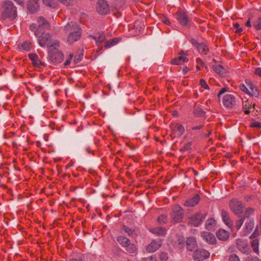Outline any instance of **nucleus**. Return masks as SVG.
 Returning <instances> with one entry per match:
<instances>
[{
	"mask_svg": "<svg viewBox=\"0 0 261 261\" xmlns=\"http://www.w3.org/2000/svg\"><path fill=\"white\" fill-rule=\"evenodd\" d=\"M254 227V222L253 220H249L245 224V230L247 233H250Z\"/></svg>",
	"mask_w": 261,
	"mask_h": 261,
	"instance_id": "f704fd0d",
	"label": "nucleus"
},
{
	"mask_svg": "<svg viewBox=\"0 0 261 261\" xmlns=\"http://www.w3.org/2000/svg\"><path fill=\"white\" fill-rule=\"evenodd\" d=\"M203 127V125H199L197 126H194V127H193L192 128V129L193 130H197V129H201V128Z\"/></svg>",
	"mask_w": 261,
	"mask_h": 261,
	"instance_id": "e2e57ef3",
	"label": "nucleus"
},
{
	"mask_svg": "<svg viewBox=\"0 0 261 261\" xmlns=\"http://www.w3.org/2000/svg\"><path fill=\"white\" fill-rule=\"evenodd\" d=\"M201 236L208 243L212 245L216 243V239L213 233L210 232L204 231L201 233Z\"/></svg>",
	"mask_w": 261,
	"mask_h": 261,
	"instance_id": "2eb2a0df",
	"label": "nucleus"
},
{
	"mask_svg": "<svg viewBox=\"0 0 261 261\" xmlns=\"http://www.w3.org/2000/svg\"><path fill=\"white\" fill-rule=\"evenodd\" d=\"M130 241H129V240H128V242L125 243L122 247L125 248V249L126 248V246H128V244H130Z\"/></svg>",
	"mask_w": 261,
	"mask_h": 261,
	"instance_id": "0e129e2a",
	"label": "nucleus"
},
{
	"mask_svg": "<svg viewBox=\"0 0 261 261\" xmlns=\"http://www.w3.org/2000/svg\"><path fill=\"white\" fill-rule=\"evenodd\" d=\"M2 7L3 9L1 17L3 19L10 18L11 20H14L16 18L17 15V8L11 1L4 2Z\"/></svg>",
	"mask_w": 261,
	"mask_h": 261,
	"instance_id": "f257e3e1",
	"label": "nucleus"
},
{
	"mask_svg": "<svg viewBox=\"0 0 261 261\" xmlns=\"http://www.w3.org/2000/svg\"><path fill=\"white\" fill-rule=\"evenodd\" d=\"M197 62L199 65H200L201 67H202L204 65V63L203 62L202 60L200 58H198L197 59Z\"/></svg>",
	"mask_w": 261,
	"mask_h": 261,
	"instance_id": "680f3d73",
	"label": "nucleus"
},
{
	"mask_svg": "<svg viewBox=\"0 0 261 261\" xmlns=\"http://www.w3.org/2000/svg\"><path fill=\"white\" fill-rule=\"evenodd\" d=\"M60 3L66 6L73 5L75 0H58Z\"/></svg>",
	"mask_w": 261,
	"mask_h": 261,
	"instance_id": "ea45409f",
	"label": "nucleus"
},
{
	"mask_svg": "<svg viewBox=\"0 0 261 261\" xmlns=\"http://www.w3.org/2000/svg\"><path fill=\"white\" fill-rule=\"evenodd\" d=\"M162 244V241L160 239L153 240L146 246V250L149 253L154 252L160 248Z\"/></svg>",
	"mask_w": 261,
	"mask_h": 261,
	"instance_id": "0eeeda50",
	"label": "nucleus"
},
{
	"mask_svg": "<svg viewBox=\"0 0 261 261\" xmlns=\"http://www.w3.org/2000/svg\"><path fill=\"white\" fill-rule=\"evenodd\" d=\"M237 246L238 249L245 254H248L249 250L247 248V244L242 240L238 239L236 242Z\"/></svg>",
	"mask_w": 261,
	"mask_h": 261,
	"instance_id": "f3484780",
	"label": "nucleus"
},
{
	"mask_svg": "<svg viewBox=\"0 0 261 261\" xmlns=\"http://www.w3.org/2000/svg\"><path fill=\"white\" fill-rule=\"evenodd\" d=\"M223 103L225 107L231 108L236 103V98L233 94H228L225 95L222 99Z\"/></svg>",
	"mask_w": 261,
	"mask_h": 261,
	"instance_id": "9d476101",
	"label": "nucleus"
},
{
	"mask_svg": "<svg viewBox=\"0 0 261 261\" xmlns=\"http://www.w3.org/2000/svg\"><path fill=\"white\" fill-rule=\"evenodd\" d=\"M41 35L40 34L37 36L38 37V41L39 44L42 46L44 47L45 45H51V36L49 33H41ZM53 43H51L52 44Z\"/></svg>",
	"mask_w": 261,
	"mask_h": 261,
	"instance_id": "423d86ee",
	"label": "nucleus"
},
{
	"mask_svg": "<svg viewBox=\"0 0 261 261\" xmlns=\"http://www.w3.org/2000/svg\"><path fill=\"white\" fill-rule=\"evenodd\" d=\"M253 26L257 30L261 29V17L258 18L254 23Z\"/></svg>",
	"mask_w": 261,
	"mask_h": 261,
	"instance_id": "37998d69",
	"label": "nucleus"
},
{
	"mask_svg": "<svg viewBox=\"0 0 261 261\" xmlns=\"http://www.w3.org/2000/svg\"><path fill=\"white\" fill-rule=\"evenodd\" d=\"M215 71L221 76L225 77L227 75V72L223 67L220 65L213 66Z\"/></svg>",
	"mask_w": 261,
	"mask_h": 261,
	"instance_id": "b1692460",
	"label": "nucleus"
},
{
	"mask_svg": "<svg viewBox=\"0 0 261 261\" xmlns=\"http://www.w3.org/2000/svg\"><path fill=\"white\" fill-rule=\"evenodd\" d=\"M83 54L79 55L77 56H75L74 58V62L75 64L79 63L83 58Z\"/></svg>",
	"mask_w": 261,
	"mask_h": 261,
	"instance_id": "5fc2aeb1",
	"label": "nucleus"
},
{
	"mask_svg": "<svg viewBox=\"0 0 261 261\" xmlns=\"http://www.w3.org/2000/svg\"><path fill=\"white\" fill-rule=\"evenodd\" d=\"M254 74L259 77H261V67H258L254 70Z\"/></svg>",
	"mask_w": 261,
	"mask_h": 261,
	"instance_id": "13d9d810",
	"label": "nucleus"
},
{
	"mask_svg": "<svg viewBox=\"0 0 261 261\" xmlns=\"http://www.w3.org/2000/svg\"><path fill=\"white\" fill-rule=\"evenodd\" d=\"M196 241L194 238H188L186 241L187 248L189 251L193 250L196 247Z\"/></svg>",
	"mask_w": 261,
	"mask_h": 261,
	"instance_id": "4be33fe9",
	"label": "nucleus"
},
{
	"mask_svg": "<svg viewBox=\"0 0 261 261\" xmlns=\"http://www.w3.org/2000/svg\"><path fill=\"white\" fill-rule=\"evenodd\" d=\"M200 85H201V87L205 89H209V87L207 84L206 83L205 81L203 79H201L200 80Z\"/></svg>",
	"mask_w": 261,
	"mask_h": 261,
	"instance_id": "3c124183",
	"label": "nucleus"
},
{
	"mask_svg": "<svg viewBox=\"0 0 261 261\" xmlns=\"http://www.w3.org/2000/svg\"><path fill=\"white\" fill-rule=\"evenodd\" d=\"M206 216V213L197 212L189 218V224L194 226H198L202 224Z\"/></svg>",
	"mask_w": 261,
	"mask_h": 261,
	"instance_id": "7ed1b4c3",
	"label": "nucleus"
},
{
	"mask_svg": "<svg viewBox=\"0 0 261 261\" xmlns=\"http://www.w3.org/2000/svg\"><path fill=\"white\" fill-rule=\"evenodd\" d=\"M79 28L77 25L74 22H70L68 23L65 26V30L68 32H72L78 29Z\"/></svg>",
	"mask_w": 261,
	"mask_h": 261,
	"instance_id": "393cba45",
	"label": "nucleus"
},
{
	"mask_svg": "<svg viewBox=\"0 0 261 261\" xmlns=\"http://www.w3.org/2000/svg\"><path fill=\"white\" fill-rule=\"evenodd\" d=\"M59 46V42L55 40L48 48L49 60L55 64L61 63L64 59L63 54L58 49Z\"/></svg>",
	"mask_w": 261,
	"mask_h": 261,
	"instance_id": "f03ea898",
	"label": "nucleus"
},
{
	"mask_svg": "<svg viewBox=\"0 0 261 261\" xmlns=\"http://www.w3.org/2000/svg\"><path fill=\"white\" fill-rule=\"evenodd\" d=\"M30 59L32 61V64L34 66L40 67V66H44L45 64L39 60L38 56L37 54L34 53L30 54L29 55Z\"/></svg>",
	"mask_w": 261,
	"mask_h": 261,
	"instance_id": "a211bd4d",
	"label": "nucleus"
},
{
	"mask_svg": "<svg viewBox=\"0 0 261 261\" xmlns=\"http://www.w3.org/2000/svg\"><path fill=\"white\" fill-rule=\"evenodd\" d=\"M37 22L38 23V28L35 32V36H38L41 34L42 29H48L49 25L47 21L42 16L38 18Z\"/></svg>",
	"mask_w": 261,
	"mask_h": 261,
	"instance_id": "1a4fd4ad",
	"label": "nucleus"
},
{
	"mask_svg": "<svg viewBox=\"0 0 261 261\" xmlns=\"http://www.w3.org/2000/svg\"><path fill=\"white\" fill-rule=\"evenodd\" d=\"M30 28L31 30V31H34V33L35 31H36V24H32L30 26Z\"/></svg>",
	"mask_w": 261,
	"mask_h": 261,
	"instance_id": "052dcab7",
	"label": "nucleus"
},
{
	"mask_svg": "<svg viewBox=\"0 0 261 261\" xmlns=\"http://www.w3.org/2000/svg\"><path fill=\"white\" fill-rule=\"evenodd\" d=\"M216 236L219 240L225 241L228 239L229 233L224 229H219L217 231Z\"/></svg>",
	"mask_w": 261,
	"mask_h": 261,
	"instance_id": "5701e85b",
	"label": "nucleus"
},
{
	"mask_svg": "<svg viewBox=\"0 0 261 261\" xmlns=\"http://www.w3.org/2000/svg\"><path fill=\"white\" fill-rule=\"evenodd\" d=\"M171 216L173 220L175 222H180L183 218V210L178 205H175L172 207Z\"/></svg>",
	"mask_w": 261,
	"mask_h": 261,
	"instance_id": "39448f33",
	"label": "nucleus"
},
{
	"mask_svg": "<svg viewBox=\"0 0 261 261\" xmlns=\"http://www.w3.org/2000/svg\"><path fill=\"white\" fill-rule=\"evenodd\" d=\"M81 36V31L80 28L70 33L67 37V41L69 43L72 44L77 40H79Z\"/></svg>",
	"mask_w": 261,
	"mask_h": 261,
	"instance_id": "4468645a",
	"label": "nucleus"
},
{
	"mask_svg": "<svg viewBox=\"0 0 261 261\" xmlns=\"http://www.w3.org/2000/svg\"><path fill=\"white\" fill-rule=\"evenodd\" d=\"M254 209L251 207H248L246 209L245 211V217L248 218L250 215H252L254 213Z\"/></svg>",
	"mask_w": 261,
	"mask_h": 261,
	"instance_id": "58836bf2",
	"label": "nucleus"
},
{
	"mask_svg": "<svg viewBox=\"0 0 261 261\" xmlns=\"http://www.w3.org/2000/svg\"><path fill=\"white\" fill-rule=\"evenodd\" d=\"M58 0H42L43 4L46 7L55 8L58 6Z\"/></svg>",
	"mask_w": 261,
	"mask_h": 261,
	"instance_id": "cd10ccee",
	"label": "nucleus"
},
{
	"mask_svg": "<svg viewBox=\"0 0 261 261\" xmlns=\"http://www.w3.org/2000/svg\"><path fill=\"white\" fill-rule=\"evenodd\" d=\"M128 240L129 239L128 238L124 236H119L117 238V241L121 246H122L125 243L128 242Z\"/></svg>",
	"mask_w": 261,
	"mask_h": 261,
	"instance_id": "4c0bfd02",
	"label": "nucleus"
},
{
	"mask_svg": "<svg viewBox=\"0 0 261 261\" xmlns=\"http://www.w3.org/2000/svg\"><path fill=\"white\" fill-rule=\"evenodd\" d=\"M125 250L129 254H137V248L136 246L132 243L128 244V246H126Z\"/></svg>",
	"mask_w": 261,
	"mask_h": 261,
	"instance_id": "7c9ffc66",
	"label": "nucleus"
},
{
	"mask_svg": "<svg viewBox=\"0 0 261 261\" xmlns=\"http://www.w3.org/2000/svg\"><path fill=\"white\" fill-rule=\"evenodd\" d=\"M39 0H29L27 4V9L30 13H35L39 10Z\"/></svg>",
	"mask_w": 261,
	"mask_h": 261,
	"instance_id": "ddd939ff",
	"label": "nucleus"
},
{
	"mask_svg": "<svg viewBox=\"0 0 261 261\" xmlns=\"http://www.w3.org/2000/svg\"><path fill=\"white\" fill-rule=\"evenodd\" d=\"M96 10L101 15H105L109 11V7L105 0H98Z\"/></svg>",
	"mask_w": 261,
	"mask_h": 261,
	"instance_id": "6e6552de",
	"label": "nucleus"
},
{
	"mask_svg": "<svg viewBox=\"0 0 261 261\" xmlns=\"http://www.w3.org/2000/svg\"><path fill=\"white\" fill-rule=\"evenodd\" d=\"M176 18L181 25H188L189 20L187 15L185 12L182 11H178L176 14Z\"/></svg>",
	"mask_w": 261,
	"mask_h": 261,
	"instance_id": "dca6fc26",
	"label": "nucleus"
},
{
	"mask_svg": "<svg viewBox=\"0 0 261 261\" xmlns=\"http://www.w3.org/2000/svg\"><path fill=\"white\" fill-rule=\"evenodd\" d=\"M123 230H124V231L125 232L127 233L128 235H129V236H130L131 234H133V230H132L131 229H130L129 227L126 226H123Z\"/></svg>",
	"mask_w": 261,
	"mask_h": 261,
	"instance_id": "09e8293b",
	"label": "nucleus"
},
{
	"mask_svg": "<svg viewBox=\"0 0 261 261\" xmlns=\"http://www.w3.org/2000/svg\"><path fill=\"white\" fill-rule=\"evenodd\" d=\"M158 221L160 223H166L167 216L165 215H162L160 216L158 218Z\"/></svg>",
	"mask_w": 261,
	"mask_h": 261,
	"instance_id": "79ce46f5",
	"label": "nucleus"
},
{
	"mask_svg": "<svg viewBox=\"0 0 261 261\" xmlns=\"http://www.w3.org/2000/svg\"><path fill=\"white\" fill-rule=\"evenodd\" d=\"M19 49L20 50H23L25 51H30L31 49V43L29 41H25L20 46H19Z\"/></svg>",
	"mask_w": 261,
	"mask_h": 261,
	"instance_id": "c9c22d12",
	"label": "nucleus"
},
{
	"mask_svg": "<svg viewBox=\"0 0 261 261\" xmlns=\"http://www.w3.org/2000/svg\"><path fill=\"white\" fill-rule=\"evenodd\" d=\"M221 215H222V217L223 218V221L227 225H228L229 224H230V220L229 219V215H228V213L227 212L224 211V210H222L221 211Z\"/></svg>",
	"mask_w": 261,
	"mask_h": 261,
	"instance_id": "2f4dec72",
	"label": "nucleus"
},
{
	"mask_svg": "<svg viewBox=\"0 0 261 261\" xmlns=\"http://www.w3.org/2000/svg\"><path fill=\"white\" fill-rule=\"evenodd\" d=\"M227 91V88H223L219 92L218 94V98L219 99L220 98V96L225 92Z\"/></svg>",
	"mask_w": 261,
	"mask_h": 261,
	"instance_id": "bf43d9fd",
	"label": "nucleus"
},
{
	"mask_svg": "<svg viewBox=\"0 0 261 261\" xmlns=\"http://www.w3.org/2000/svg\"><path fill=\"white\" fill-rule=\"evenodd\" d=\"M42 89V87L40 86H36L35 87V90L37 92H39Z\"/></svg>",
	"mask_w": 261,
	"mask_h": 261,
	"instance_id": "338daca9",
	"label": "nucleus"
},
{
	"mask_svg": "<svg viewBox=\"0 0 261 261\" xmlns=\"http://www.w3.org/2000/svg\"><path fill=\"white\" fill-rule=\"evenodd\" d=\"M239 88L241 91L245 92L246 93H247V94L250 93L249 91L248 90V89L247 88V87L244 84H241L240 85Z\"/></svg>",
	"mask_w": 261,
	"mask_h": 261,
	"instance_id": "603ef678",
	"label": "nucleus"
},
{
	"mask_svg": "<svg viewBox=\"0 0 261 261\" xmlns=\"http://www.w3.org/2000/svg\"><path fill=\"white\" fill-rule=\"evenodd\" d=\"M216 225V221L213 218H210L207 220L205 223V228L208 230H212L215 229Z\"/></svg>",
	"mask_w": 261,
	"mask_h": 261,
	"instance_id": "a878e982",
	"label": "nucleus"
},
{
	"mask_svg": "<svg viewBox=\"0 0 261 261\" xmlns=\"http://www.w3.org/2000/svg\"><path fill=\"white\" fill-rule=\"evenodd\" d=\"M150 231L158 236H164L166 233V230L165 228L160 227L153 228L150 229Z\"/></svg>",
	"mask_w": 261,
	"mask_h": 261,
	"instance_id": "c85d7f7f",
	"label": "nucleus"
},
{
	"mask_svg": "<svg viewBox=\"0 0 261 261\" xmlns=\"http://www.w3.org/2000/svg\"><path fill=\"white\" fill-rule=\"evenodd\" d=\"M229 206L234 214L240 215L242 213L244 206L241 201L237 199H233L230 200Z\"/></svg>",
	"mask_w": 261,
	"mask_h": 261,
	"instance_id": "20e7f679",
	"label": "nucleus"
},
{
	"mask_svg": "<svg viewBox=\"0 0 261 261\" xmlns=\"http://www.w3.org/2000/svg\"><path fill=\"white\" fill-rule=\"evenodd\" d=\"M233 27L237 29L235 31L237 34H240L242 32L243 30L242 28H240V24L238 23L234 24Z\"/></svg>",
	"mask_w": 261,
	"mask_h": 261,
	"instance_id": "8fccbe9b",
	"label": "nucleus"
},
{
	"mask_svg": "<svg viewBox=\"0 0 261 261\" xmlns=\"http://www.w3.org/2000/svg\"><path fill=\"white\" fill-rule=\"evenodd\" d=\"M120 38H114L111 40H109L105 42V47L110 48L118 43L120 41Z\"/></svg>",
	"mask_w": 261,
	"mask_h": 261,
	"instance_id": "bb28decb",
	"label": "nucleus"
},
{
	"mask_svg": "<svg viewBox=\"0 0 261 261\" xmlns=\"http://www.w3.org/2000/svg\"><path fill=\"white\" fill-rule=\"evenodd\" d=\"M192 145V142H189L185 144L184 146L180 149V151H184L191 149V146Z\"/></svg>",
	"mask_w": 261,
	"mask_h": 261,
	"instance_id": "a19ab883",
	"label": "nucleus"
},
{
	"mask_svg": "<svg viewBox=\"0 0 261 261\" xmlns=\"http://www.w3.org/2000/svg\"><path fill=\"white\" fill-rule=\"evenodd\" d=\"M229 261H240L239 257L234 254H231L229 257Z\"/></svg>",
	"mask_w": 261,
	"mask_h": 261,
	"instance_id": "de8ad7c7",
	"label": "nucleus"
},
{
	"mask_svg": "<svg viewBox=\"0 0 261 261\" xmlns=\"http://www.w3.org/2000/svg\"><path fill=\"white\" fill-rule=\"evenodd\" d=\"M90 37L95 40L96 43L97 45L102 43L106 39V36L103 32H98L95 35L89 36Z\"/></svg>",
	"mask_w": 261,
	"mask_h": 261,
	"instance_id": "aec40b11",
	"label": "nucleus"
},
{
	"mask_svg": "<svg viewBox=\"0 0 261 261\" xmlns=\"http://www.w3.org/2000/svg\"><path fill=\"white\" fill-rule=\"evenodd\" d=\"M143 261H156L155 256H151L143 259Z\"/></svg>",
	"mask_w": 261,
	"mask_h": 261,
	"instance_id": "4d7b16f0",
	"label": "nucleus"
},
{
	"mask_svg": "<svg viewBox=\"0 0 261 261\" xmlns=\"http://www.w3.org/2000/svg\"><path fill=\"white\" fill-rule=\"evenodd\" d=\"M70 261H83L81 258H72Z\"/></svg>",
	"mask_w": 261,
	"mask_h": 261,
	"instance_id": "774afa93",
	"label": "nucleus"
},
{
	"mask_svg": "<svg viewBox=\"0 0 261 261\" xmlns=\"http://www.w3.org/2000/svg\"><path fill=\"white\" fill-rule=\"evenodd\" d=\"M73 57V54H70L69 58L66 60V61L64 63L65 66H67L70 64L71 59H72Z\"/></svg>",
	"mask_w": 261,
	"mask_h": 261,
	"instance_id": "864d4df0",
	"label": "nucleus"
},
{
	"mask_svg": "<svg viewBox=\"0 0 261 261\" xmlns=\"http://www.w3.org/2000/svg\"><path fill=\"white\" fill-rule=\"evenodd\" d=\"M183 51H181L179 54L180 56L176 58H174L171 61V64L173 65H180L184 62H187L189 60L186 57H184L182 54H184Z\"/></svg>",
	"mask_w": 261,
	"mask_h": 261,
	"instance_id": "6ab92c4d",
	"label": "nucleus"
},
{
	"mask_svg": "<svg viewBox=\"0 0 261 261\" xmlns=\"http://www.w3.org/2000/svg\"><path fill=\"white\" fill-rule=\"evenodd\" d=\"M210 256V253L202 249H197L194 254V258L198 261L204 260Z\"/></svg>",
	"mask_w": 261,
	"mask_h": 261,
	"instance_id": "9b49d317",
	"label": "nucleus"
},
{
	"mask_svg": "<svg viewBox=\"0 0 261 261\" xmlns=\"http://www.w3.org/2000/svg\"><path fill=\"white\" fill-rule=\"evenodd\" d=\"M188 70L189 68L187 67H185L182 69V71L184 74H186L188 71Z\"/></svg>",
	"mask_w": 261,
	"mask_h": 261,
	"instance_id": "69168bd1",
	"label": "nucleus"
},
{
	"mask_svg": "<svg viewBox=\"0 0 261 261\" xmlns=\"http://www.w3.org/2000/svg\"><path fill=\"white\" fill-rule=\"evenodd\" d=\"M191 43L195 46L197 49L198 51L201 54L204 55H207L208 53V48L207 46L203 43H199L197 40L194 39H192L191 40Z\"/></svg>",
	"mask_w": 261,
	"mask_h": 261,
	"instance_id": "f8f14e48",
	"label": "nucleus"
},
{
	"mask_svg": "<svg viewBox=\"0 0 261 261\" xmlns=\"http://www.w3.org/2000/svg\"><path fill=\"white\" fill-rule=\"evenodd\" d=\"M199 200V196L198 195H195L192 198L187 200L185 202V205L188 207L194 206L198 203Z\"/></svg>",
	"mask_w": 261,
	"mask_h": 261,
	"instance_id": "412c9836",
	"label": "nucleus"
},
{
	"mask_svg": "<svg viewBox=\"0 0 261 261\" xmlns=\"http://www.w3.org/2000/svg\"><path fill=\"white\" fill-rule=\"evenodd\" d=\"M160 259L162 261H167L168 259L167 253L165 252H161L160 254Z\"/></svg>",
	"mask_w": 261,
	"mask_h": 261,
	"instance_id": "c03bdc74",
	"label": "nucleus"
},
{
	"mask_svg": "<svg viewBox=\"0 0 261 261\" xmlns=\"http://www.w3.org/2000/svg\"><path fill=\"white\" fill-rule=\"evenodd\" d=\"M161 20H162V22H163L164 23H165L166 24L170 25V24L169 19L166 17L163 16V17H162Z\"/></svg>",
	"mask_w": 261,
	"mask_h": 261,
	"instance_id": "6e6d98bb",
	"label": "nucleus"
},
{
	"mask_svg": "<svg viewBox=\"0 0 261 261\" xmlns=\"http://www.w3.org/2000/svg\"><path fill=\"white\" fill-rule=\"evenodd\" d=\"M251 247L254 251L257 254H259V241L257 239H254L251 242Z\"/></svg>",
	"mask_w": 261,
	"mask_h": 261,
	"instance_id": "473e14b6",
	"label": "nucleus"
},
{
	"mask_svg": "<svg viewBox=\"0 0 261 261\" xmlns=\"http://www.w3.org/2000/svg\"><path fill=\"white\" fill-rule=\"evenodd\" d=\"M173 128L177 132V135L181 136L185 132L184 127L180 124L176 123L173 125Z\"/></svg>",
	"mask_w": 261,
	"mask_h": 261,
	"instance_id": "c756f323",
	"label": "nucleus"
},
{
	"mask_svg": "<svg viewBox=\"0 0 261 261\" xmlns=\"http://www.w3.org/2000/svg\"><path fill=\"white\" fill-rule=\"evenodd\" d=\"M244 221V218H241L239 220H238L236 223V227L237 229H239L243 224Z\"/></svg>",
	"mask_w": 261,
	"mask_h": 261,
	"instance_id": "a18cd8bd",
	"label": "nucleus"
},
{
	"mask_svg": "<svg viewBox=\"0 0 261 261\" xmlns=\"http://www.w3.org/2000/svg\"><path fill=\"white\" fill-rule=\"evenodd\" d=\"M255 105L253 104L252 106V103L249 100L243 102V109H250L253 111L255 110Z\"/></svg>",
	"mask_w": 261,
	"mask_h": 261,
	"instance_id": "72a5a7b5",
	"label": "nucleus"
},
{
	"mask_svg": "<svg viewBox=\"0 0 261 261\" xmlns=\"http://www.w3.org/2000/svg\"><path fill=\"white\" fill-rule=\"evenodd\" d=\"M251 127L261 128V123L258 121H252L250 124Z\"/></svg>",
	"mask_w": 261,
	"mask_h": 261,
	"instance_id": "49530a36",
	"label": "nucleus"
},
{
	"mask_svg": "<svg viewBox=\"0 0 261 261\" xmlns=\"http://www.w3.org/2000/svg\"><path fill=\"white\" fill-rule=\"evenodd\" d=\"M193 113L196 117H200L203 116L205 112L201 108L197 107L194 109Z\"/></svg>",
	"mask_w": 261,
	"mask_h": 261,
	"instance_id": "e433bc0d",
	"label": "nucleus"
}]
</instances>
